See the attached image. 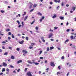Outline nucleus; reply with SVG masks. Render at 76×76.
Returning <instances> with one entry per match:
<instances>
[{"mask_svg":"<svg viewBox=\"0 0 76 76\" xmlns=\"http://www.w3.org/2000/svg\"><path fill=\"white\" fill-rule=\"evenodd\" d=\"M6 71V69L4 68H3L2 70V72H5Z\"/></svg>","mask_w":76,"mask_h":76,"instance_id":"nucleus-15","label":"nucleus"},{"mask_svg":"<svg viewBox=\"0 0 76 76\" xmlns=\"http://www.w3.org/2000/svg\"><path fill=\"white\" fill-rule=\"evenodd\" d=\"M11 59H15V57L13 56H12L11 57Z\"/></svg>","mask_w":76,"mask_h":76,"instance_id":"nucleus-20","label":"nucleus"},{"mask_svg":"<svg viewBox=\"0 0 76 76\" xmlns=\"http://www.w3.org/2000/svg\"><path fill=\"white\" fill-rule=\"evenodd\" d=\"M44 18H45V17L44 16H42V19H44Z\"/></svg>","mask_w":76,"mask_h":76,"instance_id":"nucleus-43","label":"nucleus"},{"mask_svg":"<svg viewBox=\"0 0 76 76\" xmlns=\"http://www.w3.org/2000/svg\"><path fill=\"white\" fill-rule=\"evenodd\" d=\"M50 40L52 41H54V39H50Z\"/></svg>","mask_w":76,"mask_h":76,"instance_id":"nucleus-64","label":"nucleus"},{"mask_svg":"<svg viewBox=\"0 0 76 76\" xmlns=\"http://www.w3.org/2000/svg\"><path fill=\"white\" fill-rule=\"evenodd\" d=\"M39 15H40V16H42V15L41 14V13L40 12H38L37 13Z\"/></svg>","mask_w":76,"mask_h":76,"instance_id":"nucleus-17","label":"nucleus"},{"mask_svg":"<svg viewBox=\"0 0 76 76\" xmlns=\"http://www.w3.org/2000/svg\"><path fill=\"white\" fill-rule=\"evenodd\" d=\"M21 62H22V60H19L17 62V64H19L20 63H21Z\"/></svg>","mask_w":76,"mask_h":76,"instance_id":"nucleus-6","label":"nucleus"},{"mask_svg":"<svg viewBox=\"0 0 76 76\" xmlns=\"http://www.w3.org/2000/svg\"><path fill=\"white\" fill-rule=\"evenodd\" d=\"M50 31H51V32H53V30H51V29H50Z\"/></svg>","mask_w":76,"mask_h":76,"instance_id":"nucleus-51","label":"nucleus"},{"mask_svg":"<svg viewBox=\"0 0 76 76\" xmlns=\"http://www.w3.org/2000/svg\"><path fill=\"white\" fill-rule=\"evenodd\" d=\"M53 36V33H51L49 34V38H51L52 36Z\"/></svg>","mask_w":76,"mask_h":76,"instance_id":"nucleus-7","label":"nucleus"},{"mask_svg":"<svg viewBox=\"0 0 76 76\" xmlns=\"http://www.w3.org/2000/svg\"><path fill=\"white\" fill-rule=\"evenodd\" d=\"M50 4H53V2H50Z\"/></svg>","mask_w":76,"mask_h":76,"instance_id":"nucleus-55","label":"nucleus"},{"mask_svg":"<svg viewBox=\"0 0 76 76\" xmlns=\"http://www.w3.org/2000/svg\"><path fill=\"white\" fill-rule=\"evenodd\" d=\"M45 63H47V60L45 61Z\"/></svg>","mask_w":76,"mask_h":76,"instance_id":"nucleus-61","label":"nucleus"},{"mask_svg":"<svg viewBox=\"0 0 76 76\" xmlns=\"http://www.w3.org/2000/svg\"><path fill=\"white\" fill-rule=\"evenodd\" d=\"M58 68L59 70H60V69H61L60 66H58Z\"/></svg>","mask_w":76,"mask_h":76,"instance_id":"nucleus-41","label":"nucleus"},{"mask_svg":"<svg viewBox=\"0 0 76 76\" xmlns=\"http://www.w3.org/2000/svg\"><path fill=\"white\" fill-rule=\"evenodd\" d=\"M28 16H25V18H24V21H25L26 19H27V18H28Z\"/></svg>","mask_w":76,"mask_h":76,"instance_id":"nucleus-12","label":"nucleus"},{"mask_svg":"<svg viewBox=\"0 0 76 76\" xmlns=\"http://www.w3.org/2000/svg\"><path fill=\"white\" fill-rule=\"evenodd\" d=\"M70 31V29H68L66 30V32H69Z\"/></svg>","mask_w":76,"mask_h":76,"instance_id":"nucleus-40","label":"nucleus"},{"mask_svg":"<svg viewBox=\"0 0 76 76\" xmlns=\"http://www.w3.org/2000/svg\"><path fill=\"white\" fill-rule=\"evenodd\" d=\"M3 66L4 67H6V66H7V64L6 63L3 62Z\"/></svg>","mask_w":76,"mask_h":76,"instance_id":"nucleus-4","label":"nucleus"},{"mask_svg":"<svg viewBox=\"0 0 76 76\" xmlns=\"http://www.w3.org/2000/svg\"><path fill=\"white\" fill-rule=\"evenodd\" d=\"M28 70V68H26L25 69V71L26 72V70Z\"/></svg>","mask_w":76,"mask_h":76,"instance_id":"nucleus-54","label":"nucleus"},{"mask_svg":"<svg viewBox=\"0 0 76 76\" xmlns=\"http://www.w3.org/2000/svg\"><path fill=\"white\" fill-rule=\"evenodd\" d=\"M61 59L62 60L64 59V56H62L61 58Z\"/></svg>","mask_w":76,"mask_h":76,"instance_id":"nucleus-34","label":"nucleus"},{"mask_svg":"<svg viewBox=\"0 0 76 76\" xmlns=\"http://www.w3.org/2000/svg\"><path fill=\"white\" fill-rule=\"evenodd\" d=\"M12 48V47H9V50H10V49H11Z\"/></svg>","mask_w":76,"mask_h":76,"instance_id":"nucleus-56","label":"nucleus"},{"mask_svg":"<svg viewBox=\"0 0 76 76\" xmlns=\"http://www.w3.org/2000/svg\"><path fill=\"white\" fill-rule=\"evenodd\" d=\"M23 53H24V54H26V53H28L27 52V51L25 50H23Z\"/></svg>","mask_w":76,"mask_h":76,"instance_id":"nucleus-13","label":"nucleus"},{"mask_svg":"<svg viewBox=\"0 0 76 76\" xmlns=\"http://www.w3.org/2000/svg\"><path fill=\"white\" fill-rule=\"evenodd\" d=\"M19 71H20V69H18L17 70V72H19Z\"/></svg>","mask_w":76,"mask_h":76,"instance_id":"nucleus-52","label":"nucleus"},{"mask_svg":"<svg viewBox=\"0 0 76 76\" xmlns=\"http://www.w3.org/2000/svg\"><path fill=\"white\" fill-rule=\"evenodd\" d=\"M18 16H19V17H20V14H18Z\"/></svg>","mask_w":76,"mask_h":76,"instance_id":"nucleus-62","label":"nucleus"},{"mask_svg":"<svg viewBox=\"0 0 76 76\" xmlns=\"http://www.w3.org/2000/svg\"><path fill=\"white\" fill-rule=\"evenodd\" d=\"M1 13H4V11L3 10H1Z\"/></svg>","mask_w":76,"mask_h":76,"instance_id":"nucleus-48","label":"nucleus"},{"mask_svg":"<svg viewBox=\"0 0 76 76\" xmlns=\"http://www.w3.org/2000/svg\"><path fill=\"white\" fill-rule=\"evenodd\" d=\"M61 6H64V3L63 2H62V3H61Z\"/></svg>","mask_w":76,"mask_h":76,"instance_id":"nucleus-37","label":"nucleus"},{"mask_svg":"<svg viewBox=\"0 0 76 76\" xmlns=\"http://www.w3.org/2000/svg\"><path fill=\"white\" fill-rule=\"evenodd\" d=\"M60 9V6H58L57 7V10H58V9Z\"/></svg>","mask_w":76,"mask_h":76,"instance_id":"nucleus-30","label":"nucleus"},{"mask_svg":"<svg viewBox=\"0 0 76 76\" xmlns=\"http://www.w3.org/2000/svg\"><path fill=\"white\" fill-rule=\"evenodd\" d=\"M50 66H53V67H54L55 66V64H54V63L53 62H50Z\"/></svg>","mask_w":76,"mask_h":76,"instance_id":"nucleus-2","label":"nucleus"},{"mask_svg":"<svg viewBox=\"0 0 76 76\" xmlns=\"http://www.w3.org/2000/svg\"><path fill=\"white\" fill-rule=\"evenodd\" d=\"M18 37H19V36H20V34H18Z\"/></svg>","mask_w":76,"mask_h":76,"instance_id":"nucleus-53","label":"nucleus"},{"mask_svg":"<svg viewBox=\"0 0 76 76\" xmlns=\"http://www.w3.org/2000/svg\"><path fill=\"white\" fill-rule=\"evenodd\" d=\"M6 43V42H5V41H3V42H2V43H3V44H4V43Z\"/></svg>","mask_w":76,"mask_h":76,"instance_id":"nucleus-59","label":"nucleus"},{"mask_svg":"<svg viewBox=\"0 0 76 76\" xmlns=\"http://www.w3.org/2000/svg\"><path fill=\"white\" fill-rule=\"evenodd\" d=\"M29 48L30 49H32V48H32V47L30 46V47H29Z\"/></svg>","mask_w":76,"mask_h":76,"instance_id":"nucleus-46","label":"nucleus"},{"mask_svg":"<svg viewBox=\"0 0 76 76\" xmlns=\"http://www.w3.org/2000/svg\"><path fill=\"white\" fill-rule=\"evenodd\" d=\"M42 50H41L39 51V55H41V54H42Z\"/></svg>","mask_w":76,"mask_h":76,"instance_id":"nucleus-22","label":"nucleus"},{"mask_svg":"<svg viewBox=\"0 0 76 76\" xmlns=\"http://www.w3.org/2000/svg\"><path fill=\"white\" fill-rule=\"evenodd\" d=\"M59 18L61 20H63V19H64V17L60 16L59 17Z\"/></svg>","mask_w":76,"mask_h":76,"instance_id":"nucleus-14","label":"nucleus"},{"mask_svg":"<svg viewBox=\"0 0 76 76\" xmlns=\"http://www.w3.org/2000/svg\"><path fill=\"white\" fill-rule=\"evenodd\" d=\"M57 28H58V27H55L54 28V29H57Z\"/></svg>","mask_w":76,"mask_h":76,"instance_id":"nucleus-39","label":"nucleus"},{"mask_svg":"<svg viewBox=\"0 0 76 76\" xmlns=\"http://www.w3.org/2000/svg\"><path fill=\"white\" fill-rule=\"evenodd\" d=\"M10 31V29H8L6 30V31L7 32H9V31Z\"/></svg>","mask_w":76,"mask_h":76,"instance_id":"nucleus-38","label":"nucleus"},{"mask_svg":"<svg viewBox=\"0 0 76 76\" xmlns=\"http://www.w3.org/2000/svg\"><path fill=\"white\" fill-rule=\"evenodd\" d=\"M70 38L71 39H73V36H71V37H70Z\"/></svg>","mask_w":76,"mask_h":76,"instance_id":"nucleus-32","label":"nucleus"},{"mask_svg":"<svg viewBox=\"0 0 76 76\" xmlns=\"http://www.w3.org/2000/svg\"><path fill=\"white\" fill-rule=\"evenodd\" d=\"M38 27H36L35 29L36 30H38Z\"/></svg>","mask_w":76,"mask_h":76,"instance_id":"nucleus-35","label":"nucleus"},{"mask_svg":"<svg viewBox=\"0 0 76 76\" xmlns=\"http://www.w3.org/2000/svg\"><path fill=\"white\" fill-rule=\"evenodd\" d=\"M8 34L9 35H11V32H9Z\"/></svg>","mask_w":76,"mask_h":76,"instance_id":"nucleus-42","label":"nucleus"},{"mask_svg":"<svg viewBox=\"0 0 76 76\" xmlns=\"http://www.w3.org/2000/svg\"><path fill=\"white\" fill-rule=\"evenodd\" d=\"M33 63L35 64V65H38L39 64V63L37 62H33Z\"/></svg>","mask_w":76,"mask_h":76,"instance_id":"nucleus-11","label":"nucleus"},{"mask_svg":"<svg viewBox=\"0 0 76 76\" xmlns=\"http://www.w3.org/2000/svg\"><path fill=\"white\" fill-rule=\"evenodd\" d=\"M39 21L40 22H42V19H40Z\"/></svg>","mask_w":76,"mask_h":76,"instance_id":"nucleus-44","label":"nucleus"},{"mask_svg":"<svg viewBox=\"0 0 76 76\" xmlns=\"http://www.w3.org/2000/svg\"><path fill=\"white\" fill-rule=\"evenodd\" d=\"M34 10V9H31V10H30V13H31V12H32L33 11V10Z\"/></svg>","mask_w":76,"mask_h":76,"instance_id":"nucleus-27","label":"nucleus"},{"mask_svg":"<svg viewBox=\"0 0 76 76\" xmlns=\"http://www.w3.org/2000/svg\"><path fill=\"white\" fill-rule=\"evenodd\" d=\"M69 39H67L66 40L65 42H69Z\"/></svg>","mask_w":76,"mask_h":76,"instance_id":"nucleus-36","label":"nucleus"},{"mask_svg":"<svg viewBox=\"0 0 76 76\" xmlns=\"http://www.w3.org/2000/svg\"><path fill=\"white\" fill-rule=\"evenodd\" d=\"M37 5L36 4H34V5L33 6V7H36Z\"/></svg>","mask_w":76,"mask_h":76,"instance_id":"nucleus-19","label":"nucleus"},{"mask_svg":"<svg viewBox=\"0 0 76 76\" xmlns=\"http://www.w3.org/2000/svg\"><path fill=\"white\" fill-rule=\"evenodd\" d=\"M9 66L11 68H14V66L12 65H10Z\"/></svg>","mask_w":76,"mask_h":76,"instance_id":"nucleus-18","label":"nucleus"},{"mask_svg":"<svg viewBox=\"0 0 76 76\" xmlns=\"http://www.w3.org/2000/svg\"><path fill=\"white\" fill-rule=\"evenodd\" d=\"M34 22H35V20L33 21L32 22V23H31V24L32 25V24H33V23H34Z\"/></svg>","mask_w":76,"mask_h":76,"instance_id":"nucleus-29","label":"nucleus"},{"mask_svg":"<svg viewBox=\"0 0 76 76\" xmlns=\"http://www.w3.org/2000/svg\"><path fill=\"white\" fill-rule=\"evenodd\" d=\"M76 8L75 7H72V10H73V11H75V10H76V8Z\"/></svg>","mask_w":76,"mask_h":76,"instance_id":"nucleus-16","label":"nucleus"},{"mask_svg":"<svg viewBox=\"0 0 76 76\" xmlns=\"http://www.w3.org/2000/svg\"><path fill=\"white\" fill-rule=\"evenodd\" d=\"M21 26V25H20L18 26V28H20V27Z\"/></svg>","mask_w":76,"mask_h":76,"instance_id":"nucleus-57","label":"nucleus"},{"mask_svg":"<svg viewBox=\"0 0 76 76\" xmlns=\"http://www.w3.org/2000/svg\"><path fill=\"white\" fill-rule=\"evenodd\" d=\"M27 62L28 63L30 64H32V63H33V62L30 61L29 60H28L27 61Z\"/></svg>","mask_w":76,"mask_h":76,"instance_id":"nucleus-8","label":"nucleus"},{"mask_svg":"<svg viewBox=\"0 0 76 76\" xmlns=\"http://www.w3.org/2000/svg\"><path fill=\"white\" fill-rule=\"evenodd\" d=\"M16 50L18 51H19V50H20V48H17Z\"/></svg>","mask_w":76,"mask_h":76,"instance_id":"nucleus-21","label":"nucleus"},{"mask_svg":"<svg viewBox=\"0 0 76 76\" xmlns=\"http://www.w3.org/2000/svg\"><path fill=\"white\" fill-rule=\"evenodd\" d=\"M41 72L40 71H39V75L41 74Z\"/></svg>","mask_w":76,"mask_h":76,"instance_id":"nucleus-60","label":"nucleus"},{"mask_svg":"<svg viewBox=\"0 0 76 76\" xmlns=\"http://www.w3.org/2000/svg\"><path fill=\"white\" fill-rule=\"evenodd\" d=\"M31 74V72H28L27 73V75L28 76H32V75Z\"/></svg>","mask_w":76,"mask_h":76,"instance_id":"nucleus-1","label":"nucleus"},{"mask_svg":"<svg viewBox=\"0 0 76 76\" xmlns=\"http://www.w3.org/2000/svg\"><path fill=\"white\" fill-rule=\"evenodd\" d=\"M56 17H57V14H54V16L52 17V18L53 19H54V18H55Z\"/></svg>","mask_w":76,"mask_h":76,"instance_id":"nucleus-10","label":"nucleus"},{"mask_svg":"<svg viewBox=\"0 0 76 76\" xmlns=\"http://www.w3.org/2000/svg\"><path fill=\"white\" fill-rule=\"evenodd\" d=\"M3 75V73L1 72L0 73V75Z\"/></svg>","mask_w":76,"mask_h":76,"instance_id":"nucleus-47","label":"nucleus"},{"mask_svg":"<svg viewBox=\"0 0 76 76\" xmlns=\"http://www.w3.org/2000/svg\"><path fill=\"white\" fill-rule=\"evenodd\" d=\"M49 69L48 68H47L46 69V70H47V72H48V70Z\"/></svg>","mask_w":76,"mask_h":76,"instance_id":"nucleus-50","label":"nucleus"},{"mask_svg":"<svg viewBox=\"0 0 76 76\" xmlns=\"http://www.w3.org/2000/svg\"><path fill=\"white\" fill-rule=\"evenodd\" d=\"M29 3H30L29 8L30 9H31V8H32V6H33V4L31 2H29Z\"/></svg>","mask_w":76,"mask_h":76,"instance_id":"nucleus-3","label":"nucleus"},{"mask_svg":"<svg viewBox=\"0 0 76 76\" xmlns=\"http://www.w3.org/2000/svg\"><path fill=\"white\" fill-rule=\"evenodd\" d=\"M60 74V73L58 72L57 73V75H58L59 74Z\"/></svg>","mask_w":76,"mask_h":76,"instance_id":"nucleus-49","label":"nucleus"},{"mask_svg":"<svg viewBox=\"0 0 76 76\" xmlns=\"http://www.w3.org/2000/svg\"><path fill=\"white\" fill-rule=\"evenodd\" d=\"M39 58L40 59H43V57H40Z\"/></svg>","mask_w":76,"mask_h":76,"instance_id":"nucleus-58","label":"nucleus"},{"mask_svg":"<svg viewBox=\"0 0 76 76\" xmlns=\"http://www.w3.org/2000/svg\"><path fill=\"white\" fill-rule=\"evenodd\" d=\"M26 39L27 41H28V37H26Z\"/></svg>","mask_w":76,"mask_h":76,"instance_id":"nucleus-25","label":"nucleus"},{"mask_svg":"<svg viewBox=\"0 0 76 76\" xmlns=\"http://www.w3.org/2000/svg\"><path fill=\"white\" fill-rule=\"evenodd\" d=\"M54 1L55 2V3H58V1L57 0H54Z\"/></svg>","mask_w":76,"mask_h":76,"instance_id":"nucleus-28","label":"nucleus"},{"mask_svg":"<svg viewBox=\"0 0 76 76\" xmlns=\"http://www.w3.org/2000/svg\"><path fill=\"white\" fill-rule=\"evenodd\" d=\"M46 51H49V47H48L47 48V49L46 50Z\"/></svg>","mask_w":76,"mask_h":76,"instance_id":"nucleus-45","label":"nucleus"},{"mask_svg":"<svg viewBox=\"0 0 76 76\" xmlns=\"http://www.w3.org/2000/svg\"><path fill=\"white\" fill-rule=\"evenodd\" d=\"M24 42V41L22 40L21 42H19V43L20 44H23V43Z\"/></svg>","mask_w":76,"mask_h":76,"instance_id":"nucleus-9","label":"nucleus"},{"mask_svg":"<svg viewBox=\"0 0 76 76\" xmlns=\"http://www.w3.org/2000/svg\"><path fill=\"white\" fill-rule=\"evenodd\" d=\"M8 39H9V40H10V39H11V38H10V37H8Z\"/></svg>","mask_w":76,"mask_h":76,"instance_id":"nucleus-33","label":"nucleus"},{"mask_svg":"<svg viewBox=\"0 0 76 76\" xmlns=\"http://www.w3.org/2000/svg\"><path fill=\"white\" fill-rule=\"evenodd\" d=\"M17 22L18 23V25H19L20 23V22H19V20H17Z\"/></svg>","mask_w":76,"mask_h":76,"instance_id":"nucleus-31","label":"nucleus"},{"mask_svg":"<svg viewBox=\"0 0 76 76\" xmlns=\"http://www.w3.org/2000/svg\"><path fill=\"white\" fill-rule=\"evenodd\" d=\"M6 70L7 71V72L6 73V74H9V69L7 68L6 69Z\"/></svg>","mask_w":76,"mask_h":76,"instance_id":"nucleus-5","label":"nucleus"},{"mask_svg":"<svg viewBox=\"0 0 76 76\" xmlns=\"http://www.w3.org/2000/svg\"><path fill=\"white\" fill-rule=\"evenodd\" d=\"M12 38H15V36H14V35H13V34H12Z\"/></svg>","mask_w":76,"mask_h":76,"instance_id":"nucleus-26","label":"nucleus"},{"mask_svg":"<svg viewBox=\"0 0 76 76\" xmlns=\"http://www.w3.org/2000/svg\"><path fill=\"white\" fill-rule=\"evenodd\" d=\"M8 54V53L7 52H6L4 54V55L6 56V55H7Z\"/></svg>","mask_w":76,"mask_h":76,"instance_id":"nucleus-24","label":"nucleus"},{"mask_svg":"<svg viewBox=\"0 0 76 76\" xmlns=\"http://www.w3.org/2000/svg\"><path fill=\"white\" fill-rule=\"evenodd\" d=\"M2 48L3 49H5V47L4 46H2Z\"/></svg>","mask_w":76,"mask_h":76,"instance_id":"nucleus-63","label":"nucleus"},{"mask_svg":"<svg viewBox=\"0 0 76 76\" xmlns=\"http://www.w3.org/2000/svg\"><path fill=\"white\" fill-rule=\"evenodd\" d=\"M53 49H54V47L53 46L50 47V49L51 50H53Z\"/></svg>","mask_w":76,"mask_h":76,"instance_id":"nucleus-23","label":"nucleus"}]
</instances>
